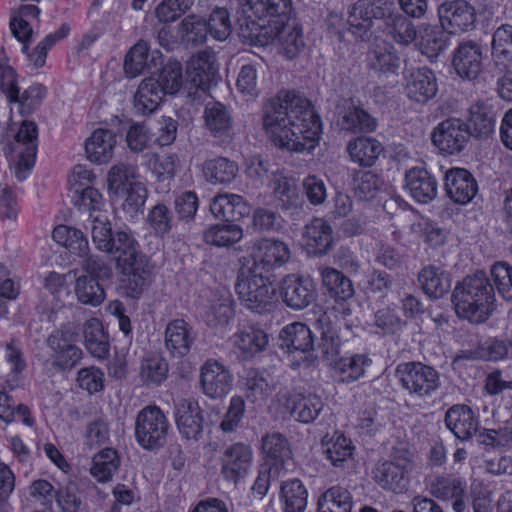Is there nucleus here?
<instances>
[{"label": "nucleus", "mask_w": 512, "mask_h": 512, "mask_svg": "<svg viewBox=\"0 0 512 512\" xmlns=\"http://www.w3.org/2000/svg\"><path fill=\"white\" fill-rule=\"evenodd\" d=\"M164 96L165 94L156 78H145L141 81L135 93L134 108L141 115L150 114L158 108Z\"/></svg>", "instance_id": "37"}, {"label": "nucleus", "mask_w": 512, "mask_h": 512, "mask_svg": "<svg viewBox=\"0 0 512 512\" xmlns=\"http://www.w3.org/2000/svg\"><path fill=\"white\" fill-rule=\"evenodd\" d=\"M452 65L460 78L476 79L483 70L481 45L472 40L461 42L454 50Z\"/></svg>", "instance_id": "18"}, {"label": "nucleus", "mask_w": 512, "mask_h": 512, "mask_svg": "<svg viewBox=\"0 0 512 512\" xmlns=\"http://www.w3.org/2000/svg\"><path fill=\"white\" fill-rule=\"evenodd\" d=\"M418 281L425 294L433 298H441L451 287L449 275L441 267L434 265L422 268Z\"/></svg>", "instance_id": "40"}, {"label": "nucleus", "mask_w": 512, "mask_h": 512, "mask_svg": "<svg viewBox=\"0 0 512 512\" xmlns=\"http://www.w3.org/2000/svg\"><path fill=\"white\" fill-rule=\"evenodd\" d=\"M239 4L243 13L251 12V16L269 25L286 19L292 9V0H239Z\"/></svg>", "instance_id": "24"}, {"label": "nucleus", "mask_w": 512, "mask_h": 512, "mask_svg": "<svg viewBox=\"0 0 512 512\" xmlns=\"http://www.w3.org/2000/svg\"><path fill=\"white\" fill-rule=\"evenodd\" d=\"M291 257L287 243L276 238H261L253 245V269L269 271L285 265Z\"/></svg>", "instance_id": "16"}, {"label": "nucleus", "mask_w": 512, "mask_h": 512, "mask_svg": "<svg viewBox=\"0 0 512 512\" xmlns=\"http://www.w3.org/2000/svg\"><path fill=\"white\" fill-rule=\"evenodd\" d=\"M37 137L38 128L36 123L23 121L13 139L8 140L3 149L10 166H14V173L19 181L28 177L35 164Z\"/></svg>", "instance_id": "4"}, {"label": "nucleus", "mask_w": 512, "mask_h": 512, "mask_svg": "<svg viewBox=\"0 0 512 512\" xmlns=\"http://www.w3.org/2000/svg\"><path fill=\"white\" fill-rule=\"evenodd\" d=\"M145 222L156 236L164 237L172 229L173 216L165 204L158 203L149 210Z\"/></svg>", "instance_id": "60"}, {"label": "nucleus", "mask_w": 512, "mask_h": 512, "mask_svg": "<svg viewBox=\"0 0 512 512\" xmlns=\"http://www.w3.org/2000/svg\"><path fill=\"white\" fill-rule=\"evenodd\" d=\"M491 57L494 66L505 70L512 64V25L502 24L493 33Z\"/></svg>", "instance_id": "36"}, {"label": "nucleus", "mask_w": 512, "mask_h": 512, "mask_svg": "<svg viewBox=\"0 0 512 512\" xmlns=\"http://www.w3.org/2000/svg\"><path fill=\"white\" fill-rule=\"evenodd\" d=\"M195 338L192 326L184 319H174L166 326L165 346L175 357L187 355Z\"/></svg>", "instance_id": "27"}, {"label": "nucleus", "mask_w": 512, "mask_h": 512, "mask_svg": "<svg viewBox=\"0 0 512 512\" xmlns=\"http://www.w3.org/2000/svg\"><path fill=\"white\" fill-rule=\"evenodd\" d=\"M156 81L164 94H175L183 84L182 65L178 61H169L162 68Z\"/></svg>", "instance_id": "63"}, {"label": "nucleus", "mask_w": 512, "mask_h": 512, "mask_svg": "<svg viewBox=\"0 0 512 512\" xmlns=\"http://www.w3.org/2000/svg\"><path fill=\"white\" fill-rule=\"evenodd\" d=\"M281 294L284 303L294 310L308 307L317 297L312 280L295 274L287 275L282 280Z\"/></svg>", "instance_id": "19"}, {"label": "nucleus", "mask_w": 512, "mask_h": 512, "mask_svg": "<svg viewBox=\"0 0 512 512\" xmlns=\"http://www.w3.org/2000/svg\"><path fill=\"white\" fill-rule=\"evenodd\" d=\"M468 130L470 136L487 138L494 131L495 113L487 104L478 102L469 110Z\"/></svg>", "instance_id": "41"}, {"label": "nucleus", "mask_w": 512, "mask_h": 512, "mask_svg": "<svg viewBox=\"0 0 512 512\" xmlns=\"http://www.w3.org/2000/svg\"><path fill=\"white\" fill-rule=\"evenodd\" d=\"M386 32L399 44L408 45L416 39L413 23L400 14L396 8L385 21Z\"/></svg>", "instance_id": "52"}, {"label": "nucleus", "mask_w": 512, "mask_h": 512, "mask_svg": "<svg viewBox=\"0 0 512 512\" xmlns=\"http://www.w3.org/2000/svg\"><path fill=\"white\" fill-rule=\"evenodd\" d=\"M49 357L44 364L56 372L72 370L82 359L83 352L78 347L68 331L59 329L50 334L46 341Z\"/></svg>", "instance_id": "9"}, {"label": "nucleus", "mask_w": 512, "mask_h": 512, "mask_svg": "<svg viewBox=\"0 0 512 512\" xmlns=\"http://www.w3.org/2000/svg\"><path fill=\"white\" fill-rule=\"evenodd\" d=\"M405 188L419 203L432 201L438 190L436 179L422 167H413L405 173Z\"/></svg>", "instance_id": "26"}, {"label": "nucleus", "mask_w": 512, "mask_h": 512, "mask_svg": "<svg viewBox=\"0 0 512 512\" xmlns=\"http://www.w3.org/2000/svg\"><path fill=\"white\" fill-rule=\"evenodd\" d=\"M91 225L92 241L96 248L105 252L111 243L114 232L111 230L110 222L107 217L97 213V215H90L88 219Z\"/></svg>", "instance_id": "64"}, {"label": "nucleus", "mask_w": 512, "mask_h": 512, "mask_svg": "<svg viewBox=\"0 0 512 512\" xmlns=\"http://www.w3.org/2000/svg\"><path fill=\"white\" fill-rule=\"evenodd\" d=\"M120 459L116 450L106 448L93 457L91 474L99 481H109L113 474L118 470Z\"/></svg>", "instance_id": "57"}, {"label": "nucleus", "mask_w": 512, "mask_h": 512, "mask_svg": "<svg viewBox=\"0 0 512 512\" xmlns=\"http://www.w3.org/2000/svg\"><path fill=\"white\" fill-rule=\"evenodd\" d=\"M116 134L108 129H96L85 142L87 158L96 164H104L113 157Z\"/></svg>", "instance_id": "33"}, {"label": "nucleus", "mask_w": 512, "mask_h": 512, "mask_svg": "<svg viewBox=\"0 0 512 512\" xmlns=\"http://www.w3.org/2000/svg\"><path fill=\"white\" fill-rule=\"evenodd\" d=\"M465 488V482L453 476L436 477L431 484L432 494L444 500L463 497Z\"/></svg>", "instance_id": "62"}, {"label": "nucleus", "mask_w": 512, "mask_h": 512, "mask_svg": "<svg viewBox=\"0 0 512 512\" xmlns=\"http://www.w3.org/2000/svg\"><path fill=\"white\" fill-rule=\"evenodd\" d=\"M445 424L457 439L467 441L477 432L479 421L470 407L458 404L447 410Z\"/></svg>", "instance_id": "25"}, {"label": "nucleus", "mask_w": 512, "mask_h": 512, "mask_svg": "<svg viewBox=\"0 0 512 512\" xmlns=\"http://www.w3.org/2000/svg\"><path fill=\"white\" fill-rule=\"evenodd\" d=\"M148 43L139 40L126 54L124 60V71L128 77L134 78L145 70L148 65Z\"/></svg>", "instance_id": "61"}, {"label": "nucleus", "mask_w": 512, "mask_h": 512, "mask_svg": "<svg viewBox=\"0 0 512 512\" xmlns=\"http://www.w3.org/2000/svg\"><path fill=\"white\" fill-rule=\"evenodd\" d=\"M263 127L276 146L291 152H311L322 126L310 101L293 91H281L263 110Z\"/></svg>", "instance_id": "1"}, {"label": "nucleus", "mask_w": 512, "mask_h": 512, "mask_svg": "<svg viewBox=\"0 0 512 512\" xmlns=\"http://www.w3.org/2000/svg\"><path fill=\"white\" fill-rule=\"evenodd\" d=\"M495 293L483 272L465 277L452 293L456 314L472 323H483L494 310Z\"/></svg>", "instance_id": "2"}, {"label": "nucleus", "mask_w": 512, "mask_h": 512, "mask_svg": "<svg viewBox=\"0 0 512 512\" xmlns=\"http://www.w3.org/2000/svg\"><path fill=\"white\" fill-rule=\"evenodd\" d=\"M205 126L216 138L226 139L232 131V117L220 102H209L204 111Z\"/></svg>", "instance_id": "38"}, {"label": "nucleus", "mask_w": 512, "mask_h": 512, "mask_svg": "<svg viewBox=\"0 0 512 512\" xmlns=\"http://www.w3.org/2000/svg\"><path fill=\"white\" fill-rule=\"evenodd\" d=\"M262 451L266 458L275 465L283 463L291 456V450L287 439L278 432L266 434L262 438Z\"/></svg>", "instance_id": "59"}, {"label": "nucleus", "mask_w": 512, "mask_h": 512, "mask_svg": "<svg viewBox=\"0 0 512 512\" xmlns=\"http://www.w3.org/2000/svg\"><path fill=\"white\" fill-rule=\"evenodd\" d=\"M404 79V92L408 99L415 103L425 104L437 94V80L429 68L410 69L405 73Z\"/></svg>", "instance_id": "17"}, {"label": "nucleus", "mask_w": 512, "mask_h": 512, "mask_svg": "<svg viewBox=\"0 0 512 512\" xmlns=\"http://www.w3.org/2000/svg\"><path fill=\"white\" fill-rule=\"evenodd\" d=\"M445 190L454 203L465 205L477 194L478 185L466 169L452 168L445 175Z\"/></svg>", "instance_id": "23"}, {"label": "nucleus", "mask_w": 512, "mask_h": 512, "mask_svg": "<svg viewBox=\"0 0 512 512\" xmlns=\"http://www.w3.org/2000/svg\"><path fill=\"white\" fill-rule=\"evenodd\" d=\"M175 421L180 434L188 440H198L203 434L204 416L198 402L181 399L175 404Z\"/></svg>", "instance_id": "20"}, {"label": "nucleus", "mask_w": 512, "mask_h": 512, "mask_svg": "<svg viewBox=\"0 0 512 512\" xmlns=\"http://www.w3.org/2000/svg\"><path fill=\"white\" fill-rule=\"evenodd\" d=\"M303 237L313 254L322 255L327 253L332 246L333 230L324 219L314 218L305 226Z\"/></svg>", "instance_id": "35"}, {"label": "nucleus", "mask_w": 512, "mask_h": 512, "mask_svg": "<svg viewBox=\"0 0 512 512\" xmlns=\"http://www.w3.org/2000/svg\"><path fill=\"white\" fill-rule=\"evenodd\" d=\"M317 510L318 512H351L350 492L340 486L329 488L320 496Z\"/></svg>", "instance_id": "50"}, {"label": "nucleus", "mask_w": 512, "mask_h": 512, "mask_svg": "<svg viewBox=\"0 0 512 512\" xmlns=\"http://www.w3.org/2000/svg\"><path fill=\"white\" fill-rule=\"evenodd\" d=\"M281 347L288 352H308L313 348V335L309 327L300 322L285 326L280 332Z\"/></svg>", "instance_id": "39"}, {"label": "nucleus", "mask_w": 512, "mask_h": 512, "mask_svg": "<svg viewBox=\"0 0 512 512\" xmlns=\"http://www.w3.org/2000/svg\"><path fill=\"white\" fill-rule=\"evenodd\" d=\"M320 275L323 286L327 289L329 295L336 300H347L354 295L351 280L337 269L321 267Z\"/></svg>", "instance_id": "45"}, {"label": "nucleus", "mask_w": 512, "mask_h": 512, "mask_svg": "<svg viewBox=\"0 0 512 512\" xmlns=\"http://www.w3.org/2000/svg\"><path fill=\"white\" fill-rule=\"evenodd\" d=\"M138 182L137 167L133 164L124 162L116 163L110 168L107 174L108 189L115 195L124 194L125 190Z\"/></svg>", "instance_id": "46"}, {"label": "nucleus", "mask_w": 512, "mask_h": 512, "mask_svg": "<svg viewBox=\"0 0 512 512\" xmlns=\"http://www.w3.org/2000/svg\"><path fill=\"white\" fill-rule=\"evenodd\" d=\"M84 338L86 349L93 357L105 359L109 355L108 335L97 318H91L85 323Z\"/></svg>", "instance_id": "43"}, {"label": "nucleus", "mask_w": 512, "mask_h": 512, "mask_svg": "<svg viewBox=\"0 0 512 512\" xmlns=\"http://www.w3.org/2000/svg\"><path fill=\"white\" fill-rule=\"evenodd\" d=\"M219 463L223 478L237 484L248 475L252 467L253 450L245 443L230 444L223 449Z\"/></svg>", "instance_id": "13"}, {"label": "nucleus", "mask_w": 512, "mask_h": 512, "mask_svg": "<svg viewBox=\"0 0 512 512\" xmlns=\"http://www.w3.org/2000/svg\"><path fill=\"white\" fill-rule=\"evenodd\" d=\"M347 151L353 162L370 167L383 152V146L375 138L358 137L348 143Z\"/></svg>", "instance_id": "42"}, {"label": "nucleus", "mask_w": 512, "mask_h": 512, "mask_svg": "<svg viewBox=\"0 0 512 512\" xmlns=\"http://www.w3.org/2000/svg\"><path fill=\"white\" fill-rule=\"evenodd\" d=\"M2 92L9 102L20 105L21 114H31L42 103L46 96V88L41 84H33L22 93L17 86L16 72L12 67H5L2 75Z\"/></svg>", "instance_id": "12"}, {"label": "nucleus", "mask_w": 512, "mask_h": 512, "mask_svg": "<svg viewBox=\"0 0 512 512\" xmlns=\"http://www.w3.org/2000/svg\"><path fill=\"white\" fill-rule=\"evenodd\" d=\"M200 382L205 395L220 398L230 391L232 376L221 363L208 360L200 369Z\"/></svg>", "instance_id": "22"}, {"label": "nucleus", "mask_w": 512, "mask_h": 512, "mask_svg": "<svg viewBox=\"0 0 512 512\" xmlns=\"http://www.w3.org/2000/svg\"><path fill=\"white\" fill-rule=\"evenodd\" d=\"M323 453L334 467H343L352 459L354 446L349 438L339 434L323 444Z\"/></svg>", "instance_id": "54"}, {"label": "nucleus", "mask_w": 512, "mask_h": 512, "mask_svg": "<svg viewBox=\"0 0 512 512\" xmlns=\"http://www.w3.org/2000/svg\"><path fill=\"white\" fill-rule=\"evenodd\" d=\"M75 294L79 302L85 305L98 306L105 299L104 288L93 276L82 275L76 279Z\"/></svg>", "instance_id": "55"}, {"label": "nucleus", "mask_w": 512, "mask_h": 512, "mask_svg": "<svg viewBox=\"0 0 512 512\" xmlns=\"http://www.w3.org/2000/svg\"><path fill=\"white\" fill-rule=\"evenodd\" d=\"M437 14L449 34L468 32L475 27L476 9L466 0H446L438 6Z\"/></svg>", "instance_id": "11"}, {"label": "nucleus", "mask_w": 512, "mask_h": 512, "mask_svg": "<svg viewBox=\"0 0 512 512\" xmlns=\"http://www.w3.org/2000/svg\"><path fill=\"white\" fill-rule=\"evenodd\" d=\"M343 130L351 133H370L377 127V120L361 107L348 108L341 120Z\"/></svg>", "instance_id": "53"}, {"label": "nucleus", "mask_w": 512, "mask_h": 512, "mask_svg": "<svg viewBox=\"0 0 512 512\" xmlns=\"http://www.w3.org/2000/svg\"><path fill=\"white\" fill-rule=\"evenodd\" d=\"M105 252L115 261L118 270H127L136 261L146 258L134 236L123 230L114 232L111 243Z\"/></svg>", "instance_id": "21"}, {"label": "nucleus", "mask_w": 512, "mask_h": 512, "mask_svg": "<svg viewBox=\"0 0 512 512\" xmlns=\"http://www.w3.org/2000/svg\"><path fill=\"white\" fill-rule=\"evenodd\" d=\"M284 407L295 420L309 424L317 419L324 403L316 394H289L285 397Z\"/></svg>", "instance_id": "28"}, {"label": "nucleus", "mask_w": 512, "mask_h": 512, "mask_svg": "<svg viewBox=\"0 0 512 512\" xmlns=\"http://www.w3.org/2000/svg\"><path fill=\"white\" fill-rule=\"evenodd\" d=\"M215 55L203 50L193 55L187 62V75L194 91L189 90L187 97L192 101L200 100L215 81L217 76Z\"/></svg>", "instance_id": "10"}, {"label": "nucleus", "mask_w": 512, "mask_h": 512, "mask_svg": "<svg viewBox=\"0 0 512 512\" xmlns=\"http://www.w3.org/2000/svg\"><path fill=\"white\" fill-rule=\"evenodd\" d=\"M170 423L164 412L156 405L141 409L135 420V439L146 450L163 447L168 438Z\"/></svg>", "instance_id": "6"}, {"label": "nucleus", "mask_w": 512, "mask_h": 512, "mask_svg": "<svg viewBox=\"0 0 512 512\" xmlns=\"http://www.w3.org/2000/svg\"><path fill=\"white\" fill-rule=\"evenodd\" d=\"M413 466V454L405 446L392 449L390 459L379 462L373 469V479L384 490L402 493L406 490L408 474Z\"/></svg>", "instance_id": "5"}, {"label": "nucleus", "mask_w": 512, "mask_h": 512, "mask_svg": "<svg viewBox=\"0 0 512 512\" xmlns=\"http://www.w3.org/2000/svg\"><path fill=\"white\" fill-rule=\"evenodd\" d=\"M243 237L242 228L233 223L211 225L204 232V241L207 244L225 247L239 242Z\"/></svg>", "instance_id": "49"}, {"label": "nucleus", "mask_w": 512, "mask_h": 512, "mask_svg": "<svg viewBox=\"0 0 512 512\" xmlns=\"http://www.w3.org/2000/svg\"><path fill=\"white\" fill-rule=\"evenodd\" d=\"M124 276L122 289L132 299H138L150 284L151 269L146 258L133 263L127 270H119Z\"/></svg>", "instance_id": "31"}, {"label": "nucleus", "mask_w": 512, "mask_h": 512, "mask_svg": "<svg viewBox=\"0 0 512 512\" xmlns=\"http://www.w3.org/2000/svg\"><path fill=\"white\" fill-rule=\"evenodd\" d=\"M367 61L370 69L380 73H394L400 66V58L394 46L384 40L373 43Z\"/></svg>", "instance_id": "34"}, {"label": "nucleus", "mask_w": 512, "mask_h": 512, "mask_svg": "<svg viewBox=\"0 0 512 512\" xmlns=\"http://www.w3.org/2000/svg\"><path fill=\"white\" fill-rule=\"evenodd\" d=\"M182 41L192 46L203 44L207 39L208 28L206 21L197 15H188L179 24Z\"/></svg>", "instance_id": "58"}, {"label": "nucleus", "mask_w": 512, "mask_h": 512, "mask_svg": "<svg viewBox=\"0 0 512 512\" xmlns=\"http://www.w3.org/2000/svg\"><path fill=\"white\" fill-rule=\"evenodd\" d=\"M469 139L470 132L467 123L457 118L442 121L432 134L433 144L442 152L450 155L460 153Z\"/></svg>", "instance_id": "15"}, {"label": "nucleus", "mask_w": 512, "mask_h": 512, "mask_svg": "<svg viewBox=\"0 0 512 512\" xmlns=\"http://www.w3.org/2000/svg\"><path fill=\"white\" fill-rule=\"evenodd\" d=\"M281 499L285 512H303L307 505V490L298 479H292L281 485Z\"/></svg>", "instance_id": "56"}, {"label": "nucleus", "mask_w": 512, "mask_h": 512, "mask_svg": "<svg viewBox=\"0 0 512 512\" xmlns=\"http://www.w3.org/2000/svg\"><path fill=\"white\" fill-rule=\"evenodd\" d=\"M371 359L364 354H354L349 357H340L331 367L334 374L343 382H353L362 377Z\"/></svg>", "instance_id": "47"}, {"label": "nucleus", "mask_w": 512, "mask_h": 512, "mask_svg": "<svg viewBox=\"0 0 512 512\" xmlns=\"http://www.w3.org/2000/svg\"><path fill=\"white\" fill-rule=\"evenodd\" d=\"M232 346L238 349L245 357L254 355L265 350L269 342L268 334L258 326L242 325L230 337Z\"/></svg>", "instance_id": "29"}, {"label": "nucleus", "mask_w": 512, "mask_h": 512, "mask_svg": "<svg viewBox=\"0 0 512 512\" xmlns=\"http://www.w3.org/2000/svg\"><path fill=\"white\" fill-rule=\"evenodd\" d=\"M210 211L216 218L233 223L248 215L249 207L240 195L218 194L212 199Z\"/></svg>", "instance_id": "30"}, {"label": "nucleus", "mask_w": 512, "mask_h": 512, "mask_svg": "<svg viewBox=\"0 0 512 512\" xmlns=\"http://www.w3.org/2000/svg\"><path fill=\"white\" fill-rule=\"evenodd\" d=\"M237 172V164L224 157L207 160L203 167L206 180L213 184L230 183L236 177Z\"/></svg>", "instance_id": "51"}, {"label": "nucleus", "mask_w": 512, "mask_h": 512, "mask_svg": "<svg viewBox=\"0 0 512 512\" xmlns=\"http://www.w3.org/2000/svg\"><path fill=\"white\" fill-rule=\"evenodd\" d=\"M239 20V37L247 44L266 46L271 42V25L256 21L251 12Z\"/></svg>", "instance_id": "44"}, {"label": "nucleus", "mask_w": 512, "mask_h": 512, "mask_svg": "<svg viewBox=\"0 0 512 512\" xmlns=\"http://www.w3.org/2000/svg\"><path fill=\"white\" fill-rule=\"evenodd\" d=\"M271 25V42L279 46L281 53L288 59H294L305 48V40L301 25L290 16L277 20Z\"/></svg>", "instance_id": "14"}, {"label": "nucleus", "mask_w": 512, "mask_h": 512, "mask_svg": "<svg viewBox=\"0 0 512 512\" xmlns=\"http://www.w3.org/2000/svg\"><path fill=\"white\" fill-rule=\"evenodd\" d=\"M235 290L243 306L256 312L270 311L276 302V287L261 272L243 265L238 272Z\"/></svg>", "instance_id": "3"}, {"label": "nucleus", "mask_w": 512, "mask_h": 512, "mask_svg": "<svg viewBox=\"0 0 512 512\" xmlns=\"http://www.w3.org/2000/svg\"><path fill=\"white\" fill-rule=\"evenodd\" d=\"M401 386L418 398L429 397L440 386L439 373L421 362L401 363L396 368Z\"/></svg>", "instance_id": "8"}, {"label": "nucleus", "mask_w": 512, "mask_h": 512, "mask_svg": "<svg viewBox=\"0 0 512 512\" xmlns=\"http://www.w3.org/2000/svg\"><path fill=\"white\" fill-rule=\"evenodd\" d=\"M392 0H357L348 17L349 32L357 39L366 40L371 35L374 20H384L395 9Z\"/></svg>", "instance_id": "7"}, {"label": "nucleus", "mask_w": 512, "mask_h": 512, "mask_svg": "<svg viewBox=\"0 0 512 512\" xmlns=\"http://www.w3.org/2000/svg\"><path fill=\"white\" fill-rule=\"evenodd\" d=\"M52 238L57 243L66 247L70 253L81 258L89 253L88 240L81 230L66 225H59L54 228Z\"/></svg>", "instance_id": "48"}, {"label": "nucleus", "mask_w": 512, "mask_h": 512, "mask_svg": "<svg viewBox=\"0 0 512 512\" xmlns=\"http://www.w3.org/2000/svg\"><path fill=\"white\" fill-rule=\"evenodd\" d=\"M449 32L440 24H422L419 27L418 46L429 60H435L449 45Z\"/></svg>", "instance_id": "32"}]
</instances>
